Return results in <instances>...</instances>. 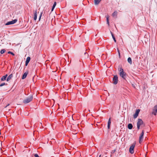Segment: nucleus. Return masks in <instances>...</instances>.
<instances>
[{
  "mask_svg": "<svg viewBox=\"0 0 157 157\" xmlns=\"http://www.w3.org/2000/svg\"><path fill=\"white\" fill-rule=\"evenodd\" d=\"M119 71L120 72L119 75L120 76L124 79H125L126 76V73L124 72L122 68H121Z\"/></svg>",
  "mask_w": 157,
  "mask_h": 157,
  "instance_id": "f257e3e1",
  "label": "nucleus"
},
{
  "mask_svg": "<svg viewBox=\"0 0 157 157\" xmlns=\"http://www.w3.org/2000/svg\"><path fill=\"white\" fill-rule=\"evenodd\" d=\"M144 124L142 120L140 119H139L137 122V128L139 130L140 128V126H142Z\"/></svg>",
  "mask_w": 157,
  "mask_h": 157,
  "instance_id": "f03ea898",
  "label": "nucleus"
},
{
  "mask_svg": "<svg viewBox=\"0 0 157 157\" xmlns=\"http://www.w3.org/2000/svg\"><path fill=\"white\" fill-rule=\"evenodd\" d=\"M33 99V96H30L25 99L23 101V103L25 104L28 103L31 101Z\"/></svg>",
  "mask_w": 157,
  "mask_h": 157,
  "instance_id": "7ed1b4c3",
  "label": "nucleus"
},
{
  "mask_svg": "<svg viewBox=\"0 0 157 157\" xmlns=\"http://www.w3.org/2000/svg\"><path fill=\"white\" fill-rule=\"evenodd\" d=\"M135 144L136 143H133L130 147L129 151L131 154H133L134 153V148L135 147Z\"/></svg>",
  "mask_w": 157,
  "mask_h": 157,
  "instance_id": "20e7f679",
  "label": "nucleus"
},
{
  "mask_svg": "<svg viewBox=\"0 0 157 157\" xmlns=\"http://www.w3.org/2000/svg\"><path fill=\"white\" fill-rule=\"evenodd\" d=\"M118 81V78L117 75L114 76L113 78V83L114 84H117Z\"/></svg>",
  "mask_w": 157,
  "mask_h": 157,
  "instance_id": "39448f33",
  "label": "nucleus"
},
{
  "mask_svg": "<svg viewBox=\"0 0 157 157\" xmlns=\"http://www.w3.org/2000/svg\"><path fill=\"white\" fill-rule=\"evenodd\" d=\"M144 133V131L143 130L139 137V143H141L143 141Z\"/></svg>",
  "mask_w": 157,
  "mask_h": 157,
  "instance_id": "423d86ee",
  "label": "nucleus"
},
{
  "mask_svg": "<svg viewBox=\"0 0 157 157\" xmlns=\"http://www.w3.org/2000/svg\"><path fill=\"white\" fill-rule=\"evenodd\" d=\"M17 21V20L15 19L11 21H10L7 22L6 24V25H10L13 24L16 22Z\"/></svg>",
  "mask_w": 157,
  "mask_h": 157,
  "instance_id": "0eeeda50",
  "label": "nucleus"
},
{
  "mask_svg": "<svg viewBox=\"0 0 157 157\" xmlns=\"http://www.w3.org/2000/svg\"><path fill=\"white\" fill-rule=\"evenodd\" d=\"M152 113L155 115L157 114V105L155 106Z\"/></svg>",
  "mask_w": 157,
  "mask_h": 157,
  "instance_id": "6e6552de",
  "label": "nucleus"
},
{
  "mask_svg": "<svg viewBox=\"0 0 157 157\" xmlns=\"http://www.w3.org/2000/svg\"><path fill=\"white\" fill-rule=\"evenodd\" d=\"M140 111V110L139 109L136 110L135 113L134 115V118H136L138 116Z\"/></svg>",
  "mask_w": 157,
  "mask_h": 157,
  "instance_id": "1a4fd4ad",
  "label": "nucleus"
},
{
  "mask_svg": "<svg viewBox=\"0 0 157 157\" xmlns=\"http://www.w3.org/2000/svg\"><path fill=\"white\" fill-rule=\"evenodd\" d=\"M30 58L29 57H28L26 59V62H25V66H27L29 62L30 61Z\"/></svg>",
  "mask_w": 157,
  "mask_h": 157,
  "instance_id": "9d476101",
  "label": "nucleus"
},
{
  "mask_svg": "<svg viewBox=\"0 0 157 157\" xmlns=\"http://www.w3.org/2000/svg\"><path fill=\"white\" fill-rule=\"evenodd\" d=\"M28 73V72H25L24 74L23 75L22 77V79H25L27 76Z\"/></svg>",
  "mask_w": 157,
  "mask_h": 157,
  "instance_id": "9b49d317",
  "label": "nucleus"
},
{
  "mask_svg": "<svg viewBox=\"0 0 157 157\" xmlns=\"http://www.w3.org/2000/svg\"><path fill=\"white\" fill-rule=\"evenodd\" d=\"M13 75L12 74H10V75L8 77H7V81H9L13 77Z\"/></svg>",
  "mask_w": 157,
  "mask_h": 157,
  "instance_id": "f8f14e48",
  "label": "nucleus"
},
{
  "mask_svg": "<svg viewBox=\"0 0 157 157\" xmlns=\"http://www.w3.org/2000/svg\"><path fill=\"white\" fill-rule=\"evenodd\" d=\"M105 17L106 18V20H107V24L108 25H109V16L107 15L106 16H105Z\"/></svg>",
  "mask_w": 157,
  "mask_h": 157,
  "instance_id": "ddd939ff",
  "label": "nucleus"
},
{
  "mask_svg": "<svg viewBox=\"0 0 157 157\" xmlns=\"http://www.w3.org/2000/svg\"><path fill=\"white\" fill-rule=\"evenodd\" d=\"M101 0H94V4L96 5H98Z\"/></svg>",
  "mask_w": 157,
  "mask_h": 157,
  "instance_id": "4468645a",
  "label": "nucleus"
},
{
  "mask_svg": "<svg viewBox=\"0 0 157 157\" xmlns=\"http://www.w3.org/2000/svg\"><path fill=\"white\" fill-rule=\"evenodd\" d=\"M7 76V75H6L3 76L1 78V80L2 81H4L6 80Z\"/></svg>",
  "mask_w": 157,
  "mask_h": 157,
  "instance_id": "2eb2a0df",
  "label": "nucleus"
},
{
  "mask_svg": "<svg viewBox=\"0 0 157 157\" xmlns=\"http://www.w3.org/2000/svg\"><path fill=\"white\" fill-rule=\"evenodd\" d=\"M128 128L129 129H131L132 128L133 126L131 124H129L128 126Z\"/></svg>",
  "mask_w": 157,
  "mask_h": 157,
  "instance_id": "dca6fc26",
  "label": "nucleus"
},
{
  "mask_svg": "<svg viewBox=\"0 0 157 157\" xmlns=\"http://www.w3.org/2000/svg\"><path fill=\"white\" fill-rule=\"evenodd\" d=\"M37 11L36 10L34 14V19L35 20H36L37 18Z\"/></svg>",
  "mask_w": 157,
  "mask_h": 157,
  "instance_id": "f3484780",
  "label": "nucleus"
},
{
  "mask_svg": "<svg viewBox=\"0 0 157 157\" xmlns=\"http://www.w3.org/2000/svg\"><path fill=\"white\" fill-rule=\"evenodd\" d=\"M128 61L129 63L130 64H131L132 63V59L131 58L129 57L128 59Z\"/></svg>",
  "mask_w": 157,
  "mask_h": 157,
  "instance_id": "a211bd4d",
  "label": "nucleus"
},
{
  "mask_svg": "<svg viewBox=\"0 0 157 157\" xmlns=\"http://www.w3.org/2000/svg\"><path fill=\"white\" fill-rule=\"evenodd\" d=\"M117 12L116 11H115L113 12L112 14V16L113 17H115L117 15Z\"/></svg>",
  "mask_w": 157,
  "mask_h": 157,
  "instance_id": "6ab92c4d",
  "label": "nucleus"
},
{
  "mask_svg": "<svg viewBox=\"0 0 157 157\" xmlns=\"http://www.w3.org/2000/svg\"><path fill=\"white\" fill-rule=\"evenodd\" d=\"M111 35H112L113 38V39L114 42H116V40L115 37H114V36L113 34L111 32Z\"/></svg>",
  "mask_w": 157,
  "mask_h": 157,
  "instance_id": "aec40b11",
  "label": "nucleus"
},
{
  "mask_svg": "<svg viewBox=\"0 0 157 157\" xmlns=\"http://www.w3.org/2000/svg\"><path fill=\"white\" fill-rule=\"evenodd\" d=\"M111 123V119L110 118L109 119L108 122V125H110Z\"/></svg>",
  "mask_w": 157,
  "mask_h": 157,
  "instance_id": "412c9836",
  "label": "nucleus"
},
{
  "mask_svg": "<svg viewBox=\"0 0 157 157\" xmlns=\"http://www.w3.org/2000/svg\"><path fill=\"white\" fill-rule=\"evenodd\" d=\"M5 49H3L1 50L0 52L1 54H3L5 52Z\"/></svg>",
  "mask_w": 157,
  "mask_h": 157,
  "instance_id": "4be33fe9",
  "label": "nucleus"
},
{
  "mask_svg": "<svg viewBox=\"0 0 157 157\" xmlns=\"http://www.w3.org/2000/svg\"><path fill=\"white\" fill-rule=\"evenodd\" d=\"M8 54H11V55L14 56V53L11 52H8Z\"/></svg>",
  "mask_w": 157,
  "mask_h": 157,
  "instance_id": "5701e85b",
  "label": "nucleus"
},
{
  "mask_svg": "<svg viewBox=\"0 0 157 157\" xmlns=\"http://www.w3.org/2000/svg\"><path fill=\"white\" fill-rule=\"evenodd\" d=\"M56 4V2H55L54 3L53 6L55 7Z\"/></svg>",
  "mask_w": 157,
  "mask_h": 157,
  "instance_id": "b1692460",
  "label": "nucleus"
},
{
  "mask_svg": "<svg viewBox=\"0 0 157 157\" xmlns=\"http://www.w3.org/2000/svg\"><path fill=\"white\" fill-rule=\"evenodd\" d=\"M5 83H2V84H1L0 85V86H2L4 85H5Z\"/></svg>",
  "mask_w": 157,
  "mask_h": 157,
  "instance_id": "393cba45",
  "label": "nucleus"
},
{
  "mask_svg": "<svg viewBox=\"0 0 157 157\" xmlns=\"http://www.w3.org/2000/svg\"><path fill=\"white\" fill-rule=\"evenodd\" d=\"M42 15V13H40V17H39V21H40V18H41V17Z\"/></svg>",
  "mask_w": 157,
  "mask_h": 157,
  "instance_id": "a878e982",
  "label": "nucleus"
},
{
  "mask_svg": "<svg viewBox=\"0 0 157 157\" xmlns=\"http://www.w3.org/2000/svg\"><path fill=\"white\" fill-rule=\"evenodd\" d=\"M34 157H39V156L37 154H35L34 155Z\"/></svg>",
  "mask_w": 157,
  "mask_h": 157,
  "instance_id": "bb28decb",
  "label": "nucleus"
},
{
  "mask_svg": "<svg viewBox=\"0 0 157 157\" xmlns=\"http://www.w3.org/2000/svg\"><path fill=\"white\" fill-rule=\"evenodd\" d=\"M54 8H55V7L52 6V10H51L52 11H53Z\"/></svg>",
  "mask_w": 157,
  "mask_h": 157,
  "instance_id": "cd10ccee",
  "label": "nucleus"
},
{
  "mask_svg": "<svg viewBox=\"0 0 157 157\" xmlns=\"http://www.w3.org/2000/svg\"><path fill=\"white\" fill-rule=\"evenodd\" d=\"M117 50H118V52L119 55V56H120V52H119V50H118V49Z\"/></svg>",
  "mask_w": 157,
  "mask_h": 157,
  "instance_id": "c85d7f7f",
  "label": "nucleus"
},
{
  "mask_svg": "<svg viewBox=\"0 0 157 157\" xmlns=\"http://www.w3.org/2000/svg\"><path fill=\"white\" fill-rule=\"evenodd\" d=\"M110 125H108V128L109 129L110 128Z\"/></svg>",
  "mask_w": 157,
  "mask_h": 157,
  "instance_id": "c756f323",
  "label": "nucleus"
},
{
  "mask_svg": "<svg viewBox=\"0 0 157 157\" xmlns=\"http://www.w3.org/2000/svg\"><path fill=\"white\" fill-rule=\"evenodd\" d=\"M10 105L9 104H8V105L6 106V107H7V106H9Z\"/></svg>",
  "mask_w": 157,
  "mask_h": 157,
  "instance_id": "7c9ffc66",
  "label": "nucleus"
},
{
  "mask_svg": "<svg viewBox=\"0 0 157 157\" xmlns=\"http://www.w3.org/2000/svg\"><path fill=\"white\" fill-rule=\"evenodd\" d=\"M85 55H87V56H88V54H87V53H85Z\"/></svg>",
  "mask_w": 157,
  "mask_h": 157,
  "instance_id": "2f4dec72",
  "label": "nucleus"
},
{
  "mask_svg": "<svg viewBox=\"0 0 157 157\" xmlns=\"http://www.w3.org/2000/svg\"><path fill=\"white\" fill-rule=\"evenodd\" d=\"M100 156H101V155H100L99 156V157H100Z\"/></svg>",
  "mask_w": 157,
  "mask_h": 157,
  "instance_id": "473e14b6",
  "label": "nucleus"
}]
</instances>
